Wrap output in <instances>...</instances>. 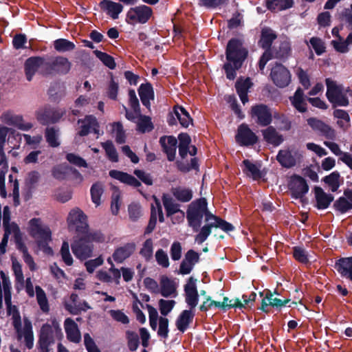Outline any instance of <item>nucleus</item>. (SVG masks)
Masks as SVG:
<instances>
[{
    "instance_id": "36",
    "label": "nucleus",
    "mask_w": 352,
    "mask_h": 352,
    "mask_svg": "<svg viewBox=\"0 0 352 352\" xmlns=\"http://www.w3.org/2000/svg\"><path fill=\"white\" fill-rule=\"evenodd\" d=\"M262 134L264 140L269 144L274 146L280 144L283 138L281 135H279L274 126H268V127L262 131Z\"/></svg>"
},
{
    "instance_id": "64",
    "label": "nucleus",
    "mask_w": 352,
    "mask_h": 352,
    "mask_svg": "<svg viewBox=\"0 0 352 352\" xmlns=\"http://www.w3.org/2000/svg\"><path fill=\"white\" fill-rule=\"evenodd\" d=\"M174 300H164L160 299L158 302L159 309L162 316H167L173 309L175 305Z\"/></svg>"
},
{
    "instance_id": "6",
    "label": "nucleus",
    "mask_w": 352,
    "mask_h": 352,
    "mask_svg": "<svg viewBox=\"0 0 352 352\" xmlns=\"http://www.w3.org/2000/svg\"><path fill=\"white\" fill-rule=\"evenodd\" d=\"M54 333L57 336H63L58 326L53 327L49 324H45L41 327L37 343L39 352H50L49 346L55 342Z\"/></svg>"
},
{
    "instance_id": "2",
    "label": "nucleus",
    "mask_w": 352,
    "mask_h": 352,
    "mask_svg": "<svg viewBox=\"0 0 352 352\" xmlns=\"http://www.w3.org/2000/svg\"><path fill=\"white\" fill-rule=\"evenodd\" d=\"M105 240L104 234L99 230L85 233H76L74 237L71 248L74 256L80 260L91 257L94 251L93 242L102 243Z\"/></svg>"
},
{
    "instance_id": "11",
    "label": "nucleus",
    "mask_w": 352,
    "mask_h": 352,
    "mask_svg": "<svg viewBox=\"0 0 352 352\" xmlns=\"http://www.w3.org/2000/svg\"><path fill=\"white\" fill-rule=\"evenodd\" d=\"M67 221L69 229L75 226L76 234L85 233V232L89 230L87 216L79 208L73 209L69 212Z\"/></svg>"
},
{
    "instance_id": "33",
    "label": "nucleus",
    "mask_w": 352,
    "mask_h": 352,
    "mask_svg": "<svg viewBox=\"0 0 352 352\" xmlns=\"http://www.w3.org/2000/svg\"><path fill=\"white\" fill-rule=\"evenodd\" d=\"M251 85L252 82L250 78H247L244 80H243L241 78H239L235 83L236 93L243 104H245L248 101V92Z\"/></svg>"
},
{
    "instance_id": "3",
    "label": "nucleus",
    "mask_w": 352,
    "mask_h": 352,
    "mask_svg": "<svg viewBox=\"0 0 352 352\" xmlns=\"http://www.w3.org/2000/svg\"><path fill=\"white\" fill-rule=\"evenodd\" d=\"M205 216L206 222L211 219L217 221L219 217L214 215L208 209V202L206 198H199L193 201L188 207L186 219L188 225L195 232H197L202 223V219Z\"/></svg>"
},
{
    "instance_id": "46",
    "label": "nucleus",
    "mask_w": 352,
    "mask_h": 352,
    "mask_svg": "<svg viewBox=\"0 0 352 352\" xmlns=\"http://www.w3.org/2000/svg\"><path fill=\"white\" fill-rule=\"evenodd\" d=\"M127 347L131 352L135 351L140 345V337L138 334L133 331L127 330L125 332Z\"/></svg>"
},
{
    "instance_id": "39",
    "label": "nucleus",
    "mask_w": 352,
    "mask_h": 352,
    "mask_svg": "<svg viewBox=\"0 0 352 352\" xmlns=\"http://www.w3.org/2000/svg\"><path fill=\"white\" fill-rule=\"evenodd\" d=\"M5 229V234L8 236L9 234H12L15 239L17 248L22 250V239L21 236L20 229L17 224L14 223H10L3 226Z\"/></svg>"
},
{
    "instance_id": "32",
    "label": "nucleus",
    "mask_w": 352,
    "mask_h": 352,
    "mask_svg": "<svg viewBox=\"0 0 352 352\" xmlns=\"http://www.w3.org/2000/svg\"><path fill=\"white\" fill-rule=\"evenodd\" d=\"M78 123L82 124L80 129L78 132V135L81 137L87 135L91 132L92 126L99 127L97 119L92 115H88L83 119H79Z\"/></svg>"
},
{
    "instance_id": "29",
    "label": "nucleus",
    "mask_w": 352,
    "mask_h": 352,
    "mask_svg": "<svg viewBox=\"0 0 352 352\" xmlns=\"http://www.w3.org/2000/svg\"><path fill=\"white\" fill-rule=\"evenodd\" d=\"M194 317L195 314L192 310L182 311L175 321L176 327L180 332L184 333L192 322Z\"/></svg>"
},
{
    "instance_id": "38",
    "label": "nucleus",
    "mask_w": 352,
    "mask_h": 352,
    "mask_svg": "<svg viewBox=\"0 0 352 352\" xmlns=\"http://www.w3.org/2000/svg\"><path fill=\"white\" fill-rule=\"evenodd\" d=\"M40 175L36 170L29 173L28 178L25 182V185L28 187V191L24 196L25 201L29 200L32 197V190L36 188V185L38 182Z\"/></svg>"
},
{
    "instance_id": "14",
    "label": "nucleus",
    "mask_w": 352,
    "mask_h": 352,
    "mask_svg": "<svg viewBox=\"0 0 352 352\" xmlns=\"http://www.w3.org/2000/svg\"><path fill=\"white\" fill-rule=\"evenodd\" d=\"M308 125L313 131L317 132L320 135L327 139L333 140L336 138V131L329 125L316 118H309L307 120Z\"/></svg>"
},
{
    "instance_id": "20",
    "label": "nucleus",
    "mask_w": 352,
    "mask_h": 352,
    "mask_svg": "<svg viewBox=\"0 0 352 352\" xmlns=\"http://www.w3.org/2000/svg\"><path fill=\"white\" fill-rule=\"evenodd\" d=\"M334 267L341 277L352 281V256L340 258L336 261Z\"/></svg>"
},
{
    "instance_id": "31",
    "label": "nucleus",
    "mask_w": 352,
    "mask_h": 352,
    "mask_svg": "<svg viewBox=\"0 0 352 352\" xmlns=\"http://www.w3.org/2000/svg\"><path fill=\"white\" fill-rule=\"evenodd\" d=\"M276 160L281 166L286 168H292L297 164L295 155L289 149L280 150L276 155Z\"/></svg>"
},
{
    "instance_id": "24",
    "label": "nucleus",
    "mask_w": 352,
    "mask_h": 352,
    "mask_svg": "<svg viewBox=\"0 0 352 352\" xmlns=\"http://www.w3.org/2000/svg\"><path fill=\"white\" fill-rule=\"evenodd\" d=\"M0 196L2 198H6L8 196V192L5 184V178L6 174L8 170V163L4 148H0Z\"/></svg>"
},
{
    "instance_id": "27",
    "label": "nucleus",
    "mask_w": 352,
    "mask_h": 352,
    "mask_svg": "<svg viewBox=\"0 0 352 352\" xmlns=\"http://www.w3.org/2000/svg\"><path fill=\"white\" fill-rule=\"evenodd\" d=\"M109 176L113 179L119 180L120 182L129 185L131 186L138 188L142 186L141 182L133 175L117 170L109 171Z\"/></svg>"
},
{
    "instance_id": "43",
    "label": "nucleus",
    "mask_w": 352,
    "mask_h": 352,
    "mask_svg": "<svg viewBox=\"0 0 352 352\" xmlns=\"http://www.w3.org/2000/svg\"><path fill=\"white\" fill-rule=\"evenodd\" d=\"M242 163L245 166L243 171L247 176L252 177L255 180L261 177V170L254 164L249 160H244Z\"/></svg>"
},
{
    "instance_id": "21",
    "label": "nucleus",
    "mask_w": 352,
    "mask_h": 352,
    "mask_svg": "<svg viewBox=\"0 0 352 352\" xmlns=\"http://www.w3.org/2000/svg\"><path fill=\"white\" fill-rule=\"evenodd\" d=\"M276 38L277 34L272 28L264 27L261 29L258 45L265 51L272 50V43Z\"/></svg>"
},
{
    "instance_id": "48",
    "label": "nucleus",
    "mask_w": 352,
    "mask_h": 352,
    "mask_svg": "<svg viewBox=\"0 0 352 352\" xmlns=\"http://www.w3.org/2000/svg\"><path fill=\"white\" fill-rule=\"evenodd\" d=\"M173 195L181 202H188L192 198V191L188 188L177 187L173 189Z\"/></svg>"
},
{
    "instance_id": "62",
    "label": "nucleus",
    "mask_w": 352,
    "mask_h": 352,
    "mask_svg": "<svg viewBox=\"0 0 352 352\" xmlns=\"http://www.w3.org/2000/svg\"><path fill=\"white\" fill-rule=\"evenodd\" d=\"M293 256L299 263L307 264L309 263L308 255L305 250L300 246L292 248Z\"/></svg>"
},
{
    "instance_id": "55",
    "label": "nucleus",
    "mask_w": 352,
    "mask_h": 352,
    "mask_svg": "<svg viewBox=\"0 0 352 352\" xmlns=\"http://www.w3.org/2000/svg\"><path fill=\"white\" fill-rule=\"evenodd\" d=\"M139 253L146 262L152 259L153 254V242L152 239H147L143 243L142 248L140 249Z\"/></svg>"
},
{
    "instance_id": "49",
    "label": "nucleus",
    "mask_w": 352,
    "mask_h": 352,
    "mask_svg": "<svg viewBox=\"0 0 352 352\" xmlns=\"http://www.w3.org/2000/svg\"><path fill=\"white\" fill-rule=\"evenodd\" d=\"M70 166L66 164H61L52 168V175L58 180L62 181L65 179L69 175Z\"/></svg>"
},
{
    "instance_id": "13",
    "label": "nucleus",
    "mask_w": 352,
    "mask_h": 352,
    "mask_svg": "<svg viewBox=\"0 0 352 352\" xmlns=\"http://www.w3.org/2000/svg\"><path fill=\"white\" fill-rule=\"evenodd\" d=\"M237 144L242 146H253L257 143L258 138L246 124H241L237 129L235 135Z\"/></svg>"
},
{
    "instance_id": "19",
    "label": "nucleus",
    "mask_w": 352,
    "mask_h": 352,
    "mask_svg": "<svg viewBox=\"0 0 352 352\" xmlns=\"http://www.w3.org/2000/svg\"><path fill=\"white\" fill-rule=\"evenodd\" d=\"M314 195L316 199V208L318 210H324L329 207L334 199V196L327 193L320 186L314 187Z\"/></svg>"
},
{
    "instance_id": "22",
    "label": "nucleus",
    "mask_w": 352,
    "mask_h": 352,
    "mask_svg": "<svg viewBox=\"0 0 352 352\" xmlns=\"http://www.w3.org/2000/svg\"><path fill=\"white\" fill-rule=\"evenodd\" d=\"M99 7L113 19H118L119 14L122 12L124 8L120 3L114 2L111 0H102L99 3Z\"/></svg>"
},
{
    "instance_id": "58",
    "label": "nucleus",
    "mask_w": 352,
    "mask_h": 352,
    "mask_svg": "<svg viewBox=\"0 0 352 352\" xmlns=\"http://www.w3.org/2000/svg\"><path fill=\"white\" fill-rule=\"evenodd\" d=\"M48 95L52 102H58L65 96V92L60 85H55L50 87Z\"/></svg>"
},
{
    "instance_id": "59",
    "label": "nucleus",
    "mask_w": 352,
    "mask_h": 352,
    "mask_svg": "<svg viewBox=\"0 0 352 352\" xmlns=\"http://www.w3.org/2000/svg\"><path fill=\"white\" fill-rule=\"evenodd\" d=\"M230 0H198V5L207 9L220 8L228 4Z\"/></svg>"
},
{
    "instance_id": "23",
    "label": "nucleus",
    "mask_w": 352,
    "mask_h": 352,
    "mask_svg": "<svg viewBox=\"0 0 352 352\" xmlns=\"http://www.w3.org/2000/svg\"><path fill=\"white\" fill-rule=\"evenodd\" d=\"M138 91L142 104L147 109H150V101L153 100L155 98V93L151 83L146 82L141 84Z\"/></svg>"
},
{
    "instance_id": "60",
    "label": "nucleus",
    "mask_w": 352,
    "mask_h": 352,
    "mask_svg": "<svg viewBox=\"0 0 352 352\" xmlns=\"http://www.w3.org/2000/svg\"><path fill=\"white\" fill-rule=\"evenodd\" d=\"M92 201L96 205L100 204V197L103 193L102 185L100 182L94 184L90 189Z\"/></svg>"
},
{
    "instance_id": "40",
    "label": "nucleus",
    "mask_w": 352,
    "mask_h": 352,
    "mask_svg": "<svg viewBox=\"0 0 352 352\" xmlns=\"http://www.w3.org/2000/svg\"><path fill=\"white\" fill-rule=\"evenodd\" d=\"M23 339L25 346L32 349L34 344V334L31 322L27 318H23Z\"/></svg>"
},
{
    "instance_id": "30",
    "label": "nucleus",
    "mask_w": 352,
    "mask_h": 352,
    "mask_svg": "<svg viewBox=\"0 0 352 352\" xmlns=\"http://www.w3.org/2000/svg\"><path fill=\"white\" fill-rule=\"evenodd\" d=\"M274 58L285 61L292 54L291 43L287 40L281 41L278 47L274 46L272 49Z\"/></svg>"
},
{
    "instance_id": "8",
    "label": "nucleus",
    "mask_w": 352,
    "mask_h": 352,
    "mask_svg": "<svg viewBox=\"0 0 352 352\" xmlns=\"http://www.w3.org/2000/svg\"><path fill=\"white\" fill-rule=\"evenodd\" d=\"M152 8L147 5L142 4L131 8L126 13V21L128 24L146 23L153 16Z\"/></svg>"
},
{
    "instance_id": "28",
    "label": "nucleus",
    "mask_w": 352,
    "mask_h": 352,
    "mask_svg": "<svg viewBox=\"0 0 352 352\" xmlns=\"http://www.w3.org/2000/svg\"><path fill=\"white\" fill-rule=\"evenodd\" d=\"M109 176L113 179L119 180L120 182L129 185L131 186L138 188L142 186L141 182L133 175L117 170L109 171Z\"/></svg>"
},
{
    "instance_id": "51",
    "label": "nucleus",
    "mask_w": 352,
    "mask_h": 352,
    "mask_svg": "<svg viewBox=\"0 0 352 352\" xmlns=\"http://www.w3.org/2000/svg\"><path fill=\"white\" fill-rule=\"evenodd\" d=\"M212 228H215L214 222L206 223L203 227H200L198 231L199 233L195 236V241L198 244L203 243L211 234Z\"/></svg>"
},
{
    "instance_id": "9",
    "label": "nucleus",
    "mask_w": 352,
    "mask_h": 352,
    "mask_svg": "<svg viewBox=\"0 0 352 352\" xmlns=\"http://www.w3.org/2000/svg\"><path fill=\"white\" fill-rule=\"evenodd\" d=\"M288 189L292 198L300 199L302 204L307 203L305 195L308 192L309 188L307 181L302 176L293 175L288 182Z\"/></svg>"
},
{
    "instance_id": "35",
    "label": "nucleus",
    "mask_w": 352,
    "mask_h": 352,
    "mask_svg": "<svg viewBox=\"0 0 352 352\" xmlns=\"http://www.w3.org/2000/svg\"><path fill=\"white\" fill-rule=\"evenodd\" d=\"M173 111L182 127L187 128L190 124H193L192 118L184 107L179 104L175 105L173 107Z\"/></svg>"
},
{
    "instance_id": "1",
    "label": "nucleus",
    "mask_w": 352,
    "mask_h": 352,
    "mask_svg": "<svg viewBox=\"0 0 352 352\" xmlns=\"http://www.w3.org/2000/svg\"><path fill=\"white\" fill-rule=\"evenodd\" d=\"M248 56V50L243 46V41L237 38H232L226 47L227 62L223 65L226 78L233 80L236 76V71L241 69Z\"/></svg>"
},
{
    "instance_id": "37",
    "label": "nucleus",
    "mask_w": 352,
    "mask_h": 352,
    "mask_svg": "<svg viewBox=\"0 0 352 352\" xmlns=\"http://www.w3.org/2000/svg\"><path fill=\"white\" fill-rule=\"evenodd\" d=\"M294 6V0H265V6L271 12L287 10Z\"/></svg>"
},
{
    "instance_id": "16",
    "label": "nucleus",
    "mask_w": 352,
    "mask_h": 352,
    "mask_svg": "<svg viewBox=\"0 0 352 352\" xmlns=\"http://www.w3.org/2000/svg\"><path fill=\"white\" fill-rule=\"evenodd\" d=\"M44 58L39 56H33L28 58L25 63V72L26 78L31 81L35 72L40 69V73L43 75Z\"/></svg>"
},
{
    "instance_id": "57",
    "label": "nucleus",
    "mask_w": 352,
    "mask_h": 352,
    "mask_svg": "<svg viewBox=\"0 0 352 352\" xmlns=\"http://www.w3.org/2000/svg\"><path fill=\"white\" fill-rule=\"evenodd\" d=\"M333 208L336 210L344 214L352 209V203L349 201V199L345 196L340 197L334 201Z\"/></svg>"
},
{
    "instance_id": "42",
    "label": "nucleus",
    "mask_w": 352,
    "mask_h": 352,
    "mask_svg": "<svg viewBox=\"0 0 352 352\" xmlns=\"http://www.w3.org/2000/svg\"><path fill=\"white\" fill-rule=\"evenodd\" d=\"M160 294L164 298H168L176 292V288L173 280L165 276L162 278Z\"/></svg>"
},
{
    "instance_id": "56",
    "label": "nucleus",
    "mask_w": 352,
    "mask_h": 352,
    "mask_svg": "<svg viewBox=\"0 0 352 352\" xmlns=\"http://www.w3.org/2000/svg\"><path fill=\"white\" fill-rule=\"evenodd\" d=\"M340 173L338 171H334L325 176L322 181L331 188L332 192H336L340 187Z\"/></svg>"
},
{
    "instance_id": "17",
    "label": "nucleus",
    "mask_w": 352,
    "mask_h": 352,
    "mask_svg": "<svg viewBox=\"0 0 352 352\" xmlns=\"http://www.w3.org/2000/svg\"><path fill=\"white\" fill-rule=\"evenodd\" d=\"M65 114V110L49 108L38 113L37 119L42 124H54L57 122Z\"/></svg>"
},
{
    "instance_id": "52",
    "label": "nucleus",
    "mask_w": 352,
    "mask_h": 352,
    "mask_svg": "<svg viewBox=\"0 0 352 352\" xmlns=\"http://www.w3.org/2000/svg\"><path fill=\"white\" fill-rule=\"evenodd\" d=\"M154 129L151 118L149 116L141 115L137 123V130L142 133L150 132Z\"/></svg>"
},
{
    "instance_id": "45",
    "label": "nucleus",
    "mask_w": 352,
    "mask_h": 352,
    "mask_svg": "<svg viewBox=\"0 0 352 352\" xmlns=\"http://www.w3.org/2000/svg\"><path fill=\"white\" fill-rule=\"evenodd\" d=\"M37 302L41 311L44 313H48L50 306L45 291L38 285L35 287Z\"/></svg>"
},
{
    "instance_id": "5",
    "label": "nucleus",
    "mask_w": 352,
    "mask_h": 352,
    "mask_svg": "<svg viewBox=\"0 0 352 352\" xmlns=\"http://www.w3.org/2000/svg\"><path fill=\"white\" fill-rule=\"evenodd\" d=\"M1 278L3 287L4 300L6 305L7 315L11 316L12 325L17 333L18 339L22 337V328L21 323V316L18 308L15 305H12L11 302L10 282L3 272H1Z\"/></svg>"
},
{
    "instance_id": "25",
    "label": "nucleus",
    "mask_w": 352,
    "mask_h": 352,
    "mask_svg": "<svg viewBox=\"0 0 352 352\" xmlns=\"http://www.w3.org/2000/svg\"><path fill=\"white\" fill-rule=\"evenodd\" d=\"M135 250L134 243H127L123 246L116 248L112 255L113 260L118 263H122L130 257Z\"/></svg>"
},
{
    "instance_id": "54",
    "label": "nucleus",
    "mask_w": 352,
    "mask_h": 352,
    "mask_svg": "<svg viewBox=\"0 0 352 352\" xmlns=\"http://www.w3.org/2000/svg\"><path fill=\"white\" fill-rule=\"evenodd\" d=\"M96 56L107 67L114 69L116 64L114 58L106 52L99 51L98 50L94 51Z\"/></svg>"
},
{
    "instance_id": "50",
    "label": "nucleus",
    "mask_w": 352,
    "mask_h": 352,
    "mask_svg": "<svg viewBox=\"0 0 352 352\" xmlns=\"http://www.w3.org/2000/svg\"><path fill=\"white\" fill-rule=\"evenodd\" d=\"M101 146L105 151L107 158L111 162H118V154L111 140H107L104 142H102Z\"/></svg>"
},
{
    "instance_id": "26",
    "label": "nucleus",
    "mask_w": 352,
    "mask_h": 352,
    "mask_svg": "<svg viewBox=\"0 0 352 352\" xmlns=\"http://www.w3.org/2000/svg\"><path fill=\"white\" fill-rule=\"evenodd\" d=\"M64 326L67 340L74 343H78L81 340V335L78 324L72 318H68L65 319Z\"/></svg>"
},
{
    "instance_id": "53",
    "label": "nucleus",
    "mask_w": 352,
    "mask_h": 352,
    "mask_svg": "<svg viewBox=\"0 0 352 352\" xmlns=\"http://www.w3.org/2000/svg\"><path fill=\"white\" fill-rule=\"evenodd\" d=\"M58 130H56L54 127H47L45 129V137L46 142L48 144L53 148L58 147L60 145V142L58 140Z\"/></svg>"
},
{
    "instance_id": "4",
    "label": "nucleus",
    "mask_w": 352,
    "mask_h": 352,
    "mask_svg": "<svg viewBox=\"0 0 352 352\" xmlns=\"http://www.w3.org/2000/svg\"><path fill=\"white\" fill-rule=\"evenodd\" d=\"M29 232L35 239L40 250L47 255H53V250L49 245V243L52 241V232L49 227L42 226L40 218H33L29 221Z\"/></svg>"
},
{
    "instance_id": "34",
    "label": "nucleus",
    "mask_w": 352,
    "mask_h": 352,
    "mask_svg": "<svg viewBox=\"0 0 352 352\" xmlns=\"http://www.w3.org/2000/svg\"><path fill=\"white\" fill-rule=\"evenodd\" d=\"M290 102L293 107L299 112L305 113L307 111V103L304 98L303 90L298 87L293 96L289 98Z\"/></svg>"
},
{
    "instance_id": "41",
    "label": "nucleus",
    "mask_w": 352,
    "mask_h": 352,
    "mask_svg": "<svg viewBox=\"0 0 352 352\" xmlns=\"http://www.w3.org/2000/svg\"><path fill=\"white\" fill-rule=\"evenodd\" d=\"M325 82L327 85L326 96L329 102H333V100L342 92V89L331 78H326Z\"/></svg>"
},
{
    "instance_id": "47",
    "label": "nucleus",
    "mask_w": 352,
    "mask_h": 352,
    "mask_svg": "<svg viewBox=\"0 0 352 352\" xmlns=\"http://www.w3.org/2000/svg\"><path fill=\"white\" fill-rule=\"evenodd\" d=\"M8 189L11 192L13 197V201L15 206L20 205V197H19V184L18 180L10 175L9 176V182L8 184Z\"/></svg>"
},
{
    "instance_id": "18",
    "label": "nucleus",
    "mask_w": 352,
    "mask_h": 352,
    "mask_svg": "<svg viewBox=\"0 0 352 352\" xmlns=\"http://www.w3.org/2000/svg\"><path fill=\"white\" fill-rule=\"evenodd\" d=\"M160 144L163 151L166 154L169 162H173L175 158L177 140L172 135H164L160 138Z\"/></svg>"
},
{
    "instance_id": "61",
    "label": "nucleus",
    "mask_w": 352,
    "mask_h": 352,
    "mask_svg": "<svg viewBox=\"0 0 352 352\" xmlns=\"http://www.w3.org/2000/svg\"><path fill=\"white\" fill-rule=\"evenodd\" d=\"M265 298L267 299V301L270 302V306L276 308H280L285 306L291 300L289 298L281 300L280 298H273V293L270 289L266 291Z\"/></svg>"
},
{
    "instance_id": "7",
    "label": "nucleus",
    "mask_w": 352,
    "mask_h": 352,
    "mask_svg": "<svg viewBox=\"0 0 352 352\" xmlns=\"http://www.w3.org/2000/svg\"><path fill=\"white\" fill-rule=\"evenodd\" d=\"M71 69V63L63 56H56L45 60L43 64V76L55 74H67Z\"/></svg>"
},
{
    "instance_id": "12",
    "label": "nucleus",
    "mask_w": 352,
    "mask_h": 352,
    "mask_svg": "<svg viewBox=\"0 0 352 352\" xmlns=\"http://www.w3.org/2000/svg\"><path fill=\"white\" fill-rule=\"evenodd\" d=\"M250 114L252 118H256V122L259 126H267L272 123V114L266 104H259L252 106Z\"/></svg>"
},
{
    "instance_id": "15",
    "label": "nucleus",
    "mask_w": 352,
    "mask_h": 352,
    "mask_svg": "<svg viewBox=\"0 0 352 352\" xmlns=\"http://www.w3.org/2000/svg\"><path fill=\"white\" fill-rule=\"evenodd\" d=\"M196 283L197 279L190 276L188 279L187 283L184 285L185 300L190 310L195 308L199 302V294Z\"/></svg>"
},
{
    "instance_id": "44",
    "label": "nucleus",
    "mask_w": 352,
    "mask_h": 352,
    "mask_svg": "<svg viewBox=\"0 0 352 352\" xmlns=\"http://www.w3.org/2000/svg\"><path fill=\"white\" fill-rule=\"evenodd\" d=\"M54 47L58 52H71L75 50V44L66 39V38H58L54 41Z\"/></svg>"
},
{
    "instance_id": "10",
    "label": "nucleus",
    "mask_w": 352,
    "mask_h": 352,
    "mask_svg": "<svg viewBox=\"0 0 352 352\" xmlns=\"http://www.w3.org/2000/svg\"><path fill=\"white\" fill-rule=\"evenodd\" d=\"M270 77L274 84L280 88L287 87L292 80L289 69L278 63H276L271 69Z\"/></svg>"
},
{
    "instance_id": "63",
    "label": "nucleus",
    "mask_w": 352,
    "mask_h": 352,
    "mask_svg": "<svg viewBox=\"0 0 352 352\" xmlns=\"http://www.w3.org/2000/svg\"><path fill=\"white\" fill-rule=\"evenodd\" d=\"M168 323L169 320L166 317H160L159 318V327L157 330V336L164 339L168 337Z\"/></svg>"
}]
</instances>
